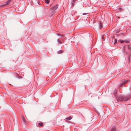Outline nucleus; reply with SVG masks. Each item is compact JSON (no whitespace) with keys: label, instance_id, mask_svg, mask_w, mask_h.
<instances>
[{"label":"nucleus","instance_id":"obj_1","mask_svg":"<svg viewBox=\"0 0 131 131\" xmlns=\"http://www.w3.org/2000/svg\"><path fill=\"white\" fill-rule=\"evenodd\" d=\"M131 96V94L126 96H119L116 98V99L118 102L126 101L130 99Z\"/></svg>","mask_w":131,"mask_h":131},{"label":"nucleus","instance_id":"obj_2","mask_svg":"<svg viewBox=\"0 0 131 131\" xmlns=\"http://www.w3.org/2000/svg\"><path fill=\"white\" fill-rule=\"evenodd\" d=\"M58 5L56 4L54 6H53L50 9L52 10L53 13L54 14L55 13L56 10L58 8Z\"/></svg>","mask_w":131,"mask_h":131},{"label":"nucleus","instance_id":"obj_3","mask_svg":"<svg viewBox=\"0 0 131 131\" xmlns=\"http://www.w3.org/2000/svg\"><path fill=\"white\" fill-rule=\"evenodd\" d=\"M128 80H125V81H123L122 83L120 84V85H119L120 87H121L123 85H124L128 81Z\"/></svg>","mask_w":131,"mask_h":131},{"label":"nucleus","instance_id":"obj_4","mask_svg":"<svg viewBox=\"0 0 131 131\" xmlns=\"http://www.w3.org/2000/svg\"><path fill=\"white\" fill-rule=\"evenodd\" d=\"M99 28L101 29L103 28L102 24L101 22L100 23V24L99 25Z\"/></svg>","mask_w":131,"mask_h":131},{"label":"nucleus","instance_id":"obj_5","mask_svg":"<svg viewBox=\"0 0 131 131\" xmlns=\"http://www.w3.org/2000/svg\"><path fill=\"white\" fill-rule=\"evenodd\" d=\"M11 1V0H8L7 2H6L5 3L6 5H8L10 2Z\"/></svg>","mask_w":131,"mask_h":131},{"label":"nucleus","instance_id":"obj_6","mask_svg":"<svg viewBox=\"0 0 131 131\" xmlns=\"http://www.w3.org/2000/svg\"><path fill=\"white\" fill-rule=\"evenodd\" d=\"M124 42L126 43L129 42V39H126L124 40Z\"/></svg>","mask_w":131,"mask_h":131},{"label":"nucleus","instance_id":"obj_7","mask_svg":"<svg viewBox=\"0 0 131 131\" xmlns=\"http://www.w3.org/2000/svg\"><path fill=\"white\" fill-rule=\"evenodd\" d=\"M72 119V118L71 116H69L68 117H67L66 118V119L68 120H70Z\"/></svg>","mask_w":131,"mask_h":131},{"label":"nucleus","instance_id":"obj_8","mask_svg":"<svg viewBox=\"0 0 131 131\" xmlns=\"http://www.w3.org/2000/svg\"><path fill=\"white\" fill-rule=\"evenodd\" d=\"M43 125V123L41 122L39 123L38 124V125L39 126H42Z\"/></svg>","mask_w":131,"mask_h":131},{"label":"nucleus","instance_id":"obj_9","mask_svg":"<svg viewBox=\"0 0 131 131\" xmlns=\"http://www.w3.org/2000/svg\"><path fill=\"white\" fill-rule=\"evenodd\" d=\"M116 130V129L115 127H114L112 128L111 130V131H115Z\"/></svg>","mask_w":131,"mask_h":131},{"label":"nucleus","instance_id":"obj_10","mask_svg":"<svg viewBox=\"0 0 131 131\" xmlns=\"http://www.w3.org/2000/svg\"><path fill=\"white\" fill-rule=\"evenodd\" d=\"M45 1L47 4H48L49 2V0H45Z\"/></svg>","mask_w":131,"mask_h":131},{"label":"nucleus","instance_id":"obj_11","mask_svg":"<svg viewBox=\"0 0 131 131\" xmlns=\"http://www.w3.org/2000/svg\"><path fill=\"white\" fill-rule=\"evenodd\" d=\"M57 41L59 44H61L62 43L61 42L60 40L59 39H57Z\"/></svg>","mask_w":131,"mask_h":131},{"label":"nucleus","instance_id":"obj_12","mask_svg":"<svg viewBox=\"0 0 131 131\" xmlns=\"http://www.w3.org/2000/svg\"><path fill=\"white\" fill-rule=\"evenodd\" d=\"M118 41H119L121 43H123L124 42V40H118Z\"/></svg>","mask_w":131,"mask_h":131},{"label":"nucleus","instance_id":"obj_13","mask_svg":"<svg viewBox=\"0 0 131 131\" xmlns=\"http://www.w3.org/2000/svg\"><path fill=\"white\" fill-rule=\"evenodd\" d=\"M62 50H60V51H59L58 52V53L59 54H60V53H61L62 52Z\"/></svg>","mask_w":131,"mask_h":131},{"label":"nucleus","instance_id":"obj_14","mask_svg":"<svg viewBox=\"0 0 131 131\" xmlns=\"http://www.w3.org/2000/svg\"><path fill=\"white\" fill-rule=\"evenodd\" d=\"M22 119H23V121L24 122H25V118H24V117L23 116L22 117Z\"/></svg>","mask_w":131,"mask_h":131},{"label":"nucleus","instance_id":"obj_15","mask_svg":"<svg viewBox=\"0 0 131 131\" xmlns=\"http://www.w3.org/2000/svg\"><path fill=\"white\" fill-rule=\"evenodd\" d=\"M114 40L115 41V43H114L115 44L117 42V39H115Z\"/></svg>","mask_w":131,"mask_h":131},{"label":"nucleus","instance_id":"obj_16","mask_svg":"<svg viewBox=\"0 0 131 131\" xmlns=\"http://www.w3.org/2000/svg\"><path fill=\"white\" fill-rule=\"evenodd\" d=\"M116 90H114V94H115L116 93Z\"/></svg>","mask_w":131,"mask_h":131},{"label":"nucleus","instance_id":"obj_17","mask_svg":"<svg viewBox=\"0 0 131 131\" xmlns=\"http://www.w3.org/2000/svg\"><path fill=\"white\" fill-rule=\"evenodd\" d=\"M86 14H87V13H83V15H85Z\"/></svg>","mask_w":131,"mask_h":131},{"label":"nucleus","instance_id":"obj_18","mask_svg":"<svg viewBox=\"0 0 131 131\" xmlns=\"http://www.w3.org/2000/svg\"><path fill=\"white\" fill-rule=\"evenodd\" d=\"M57 35L58 36H60V34H58Z\"/></svg>","mask_w":131,"mask_h":131},{"label":"nucleus","instance_id":"obj_19","mask_svg":"<svg viewBox=\"0 0 131 131\" xmlns=\"http://www.w3.org/2000/svg\"><path fill=\"white\" fill-rule=\"evenodd\" d=\"M75 0H73V1L74 2Z\"/></svg>","mask_w":131,"mask_h":131},{"label":"nucleus","instance_id":"obj_20","mask_svg":"<svg viewBox=\"0 0 131 131\" xmlns=\"http://www.w3.org/2000/svg\"><path fill=\"white\" fill-rule=\"evenodd\" d=\"M74 4V3H72V5H73Z\"/></svg>","mask_w":131,"mask_h":131},{"label":"nucleus","instance_id":"obj_21","mask_svg":"<svg viewBox=\"0 0 131 131\" xmlns=\"http://www.w3.org/2000/svg\"><path fill=\"white\" fill-rule=\"evenodd\" d=\"M62 37H63V36L62 35L61 36Z\"/></svg>","mask_w":131,"mask_h":131},{"label":"nucleus","instance_id":"obj_22","mask_svg":"<svg viewBox=\"0 0 131 131\" xmlns=\"http://www.w3.org/2000/svg\"><path fill=\"white\" fill-rule=\"evenodd\" d=\"M37 2L38 3V1Z\"/></svg>","mask_w":131,"mask_h":131}]
</instances>
